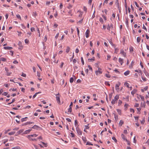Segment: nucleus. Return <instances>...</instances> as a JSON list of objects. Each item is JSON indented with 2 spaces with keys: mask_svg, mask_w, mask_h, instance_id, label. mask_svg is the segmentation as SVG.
I'll list each match as a JSON object with an SVG mask.
<instances>
[{
  "mask_svg": "<svg viewBox=\"0 0 149 149\" xmlns=\"http://www.w3.org/2000/svg\"><path fill=\"white\" fill-rule=\"evenodd\" d=\"M143 29H144L146 31H147V29L146 27L144 26V24H143Z\"/></svg>",
  "mask_w": 149,
  "mask_h": 149,
  "instance_id": "nucleus-59",
  "label": "nucleus"
},
{
  "mask_svg": "<svg viewBox=\"0 0 149 149\" xmlns=\"http://www.w3.org/2000/svg\"><path fill=\"white\" fill-rule=\"evenodd\" d=\"M41 92H38V93H36L33 96V98H34L36 96V95H37L38 94V93H40Z\"/></svg>",
  "mask_w": 149,
  "mask_h": 149,
  "instance_id": "nucleus-25",
  "label": "nucleus"
},
{
  "mask_svg": "<svg viewBox=\"0 0 149 149\" xmlns=\"http://www.w3.org/2000/svg\"><path fill=\"white\" fill-rule=\"evenodd\" d=\"M124 99H126L127 100V102H128L129 101V96H127L125 98H123Z\"/></svg>",
  "mask_w": 149,
  "mask_h": 149,
  "instance_id": "nucleus-49",
  "label": "nucleus"
},
{
  "mask_svg": "<svg viewBox=\"0 0 149 149\" xmlns=\"http://www.w3.org/2000/svg\"><path fill=\"white\" fill-rule=\"evenodd\" d=\"M124 60L123 59H122L120 58L119 59V61L121 65H122V64L123 63Z\"/></svg>",
  "mask_w": 149,
  "mask_h": 149,
  "instance_id": "nucleus-11",
  "label": "nucleus"
},
{
  "mask_svg": "<svg viewBox=\"0 0 149 149\" xmlns=\"http://www.w3.org/2000/svg\"><path fill=\"white\" fill-rule=\"evenodd\" d=\"M31 128L36 130H37L38 128H41L40 127L36 125H34Z\"/></svg>",
  "mask_w": 149,
  "mask_h": 149,
  "instance_id": "nucleus-3",
  "label": "nucleus"
},
{
  "mask_svg": "<svg viewBox=\"0 0 149 149\" xmlns=\"http://www.w3.org/2000/svg\"><path fill=\"white\" fill-rule=\"evenodd\" d=\"M113 114L114 115V118H115V120H116V121L118 119V116L117 115H116V114H115L114 113H113Z\"/></svg>",
  "mask_w": 149,
  "mask_h": 149,
  "instance_id": "nucleus-16",
  "label": "nucleus"
},
{
  "mask_svg": "<svg viewBox=\"0 0 149 149\" xmlns=\"http://www.w3.org/2000/svg\"><path fill=\"white\" fill-rule=\"evenodd\" d=\"M16 16L20 20L21 19V17L19 15V14L17 15H16Z\"/></svg>",
  "mask_w": 149,
  "mask_h": 149,
  "instance_id": "nucleus-36",
  "label": "nucleus"
},
{
  "mask_svg": "<svg viewBox=\"0 0 149 149\" xmlns=\"http://www.w3.org/2000/svg\"><path fill=\"white\" fill-rule=\"evenodd\" d=\"M0 61H6V58H1Z\"/></svg>",
  "mask_w": 149,
  "mask_h": 149,
  "instance_id": "nucleus-30",
  "label": "nucleus"
},
{
  "mask_svg": "<svg viewBox=\"0 0 149 149\" xmlns=\"http://www.w3.org/2000/svg\"><path fill=\"white\" fill-rule=\"evenodd\" d=\"M83 19H81L77 23H80V24H81L82 22H83Z\"/></svg>",
  "mask_w": 149,
  "mask_h": 149,
  "instance_id": "nucleus-51",
  "label": "nucleus"
},
{
  "mask_svg": "<svg viewBox=\"0 0 149 149\" xmlns=\"http://www.w3.org/2000/svg\"><path fill=\"white\" fill-rule=\"evenodd\" d=\"M95 74L96 75H98L99 74H101L102 73V72L100 70L96 71L95 72Z\"/></svg>",
  "mask_w": 149,
  "mask_h": 149,
  "instance_id": "nucleus-12",
  "label": "nucleus"
},
{
  "mask_svg": "<svg viewBox=\"0 0 149 149\" xmlns=\"http://www.w3.org/2000/svg\"><path fill=\"white\" fill-rule=\"evenodd\" d=\"M22 76L24 77H26V74H24V73L22 72V74L21 75Z\"/></svg>",
  "mask_w": 149,
  "mask_h": 149,
  "instance_id": "nucleus-56",
  "label": "nucleus"
},
{
  "mask_svg": "<svg viewBox=\"0 0 149 149\" xmlns=\"http://www.w3.org/2000/svg\"><path fill=\"white\" fill-rule=\"evenodd\" d=\"M31 130V129H29L28 130H26L25 132H24V134H28L29 133V132Z\"/></svg>",
  "mask_w": 149,
  "mask_h": 149,
  "instance_id": "nucleus-17",
  "label": "nucleus"
},
{
  "mask_svg": "<svg viewBox=\"0 0 149 149\" xmlns=\"http://www.w3.org/2000/svg\"><path fill=\"white\" fill-rule=\"evenodd\" d=\"M129 106V105L128 104H125L124 105V107H125V110H126L127 108Z\"/></svg>",
  "mask_w": 149,
  "mask_h": 149,
  "instance_id": "nucleus-29",
  "label": "nucleus"
},
{
  "mask_svg": "<svg viewBox=\"0 0 149 149\" xmlns=\"http://www.w3.org/2000/svg\"><path fill=\"white\" fill-rule=\"evenodd\" d=\"M70 49V47L68 46L67 47V49H66L65 52L67 53H68Z\"/></svg>",
  "mask_w": 149,
  "mask_h": 149,
  "instance_id": "nucleus-19",
  "label": "nucleus"
},
{
  "mask_svg": "<svg viewBox=\"0 0 149 149\" xmlns=\"http://www.w3.org/2000/svg\"><path fill=\"white\" fill-rule=\"evenodd\" d=\"M109 42L112 46H115V45H114L113 43L112 40V39L110 40L109 41Z\"/></svg>",
  "mask_w": 149,
  "mask_h": 149,
  "instance_id": "nucleus-20",
  "label": "nucleus"
},
{
  "mask_svg": "<svg viewBox=\"0 0 149 149\" xmlns=\"http://www.w3.org/2000/svg\"><path fill=\"white\" fill-rule=\"evenodd\" d=\"M122 103V101L121 100H119L118 102V105H121Z\"/></svg>",
  "mask_w": 149,
  "mask_h": 149,
  "instance_id": "nucleus-45",
  "label": "nucleus"
},
{
  "mask_svg": "<svg viewBox=\"0 0 149 149\" xmlns=\"http://www.w3.org/2000/svg\"><path fill=\"white\" fill-rule=\"evenodd\" d=\"M123 121L122 120H120L119 123V125L120 126H122L123 124Z\"/></svg>",
  "mask_w": 149,
  "mask_h": 149,
  "instance_id": "nucleus-21",
  "label": "nucleus"
},
{
  "mask_svg": "<svg viewBox=\"0 0 149 149\" xmlns=\"http://www.w3.org/2000/svg\"><path fill=\"white\" fill-rule=\"evenodd\" d=\"M141 106L142 107H145V106H146V103L145 102H144L143 104H142V103H141Z\"/></svg>",
  "mask_w": 149,
  "mask_h": 149,
  "instance_id": "nucleus-53",
  "label": "nucleus"
},
{
  "mask_svg": "<svg viewBox=\"0 0 149 149\" xmlns=\"http://www.w3.org/2000/svg\"><path fill=\"white\" fill-rule=\"evenodd\" d=\"M130 73V71L129 70H127L124 73V74L125 76H127Z\"/></svg>",
  "mask_w": 149,
  "mask_h": 149,
  "instance_id": "nucleus-15",
  "label": "nucleus"
},
{
  "mask_svg": "<svg viewBox=\"0 0 149 149\" xmlns=\"http://www.w3.org/2000/svg\"><path fill=\"white\" fill-rule=\"evenodd\" d=\"M50 2L49 1H48L46 2V4L47 5H49L50 4Z\"/></svg>",
  "mask_w": 149,
  "mask_h": 149,
  "instance_id": "nucleus-60",
  "label": "nucleus"
},
{
  "mask_svg": "<svg viewBox=\"0 0 149 149\" xmlns=\"http://www.w3.org/2000/svg\"><path fill=\"white\" fill-rule=\"evenodd\" d=\"M81 60L82 64L83 65H84V61L83 57H81Z\"/></svg>",
  "mask_w": 149,
  "mask_h": 149,
  "instance_id": "nucleus-37",
  "label": "nucleus"
},
{
  "mask_svg": "<svg viewBox=\"0 0 149 149\" xmlns=\"http://www.w3.org/2000/svg\"><path fill=\"white\" fill-rule=\"evenodd\" d=\"M110 25H109V24H108L107 26V29L110 31Z\"/></svg>",
  "mask_w": 149,
  "mask_h": 149,
  "instance_id": "nucleus-54",
  "label": "nucleus"
},
{
  "mask_svg": "<svg viewBox=\"0 0 149 149\" xmlns=\"http://www.w3.org/2000/svg\"><path fill=\"white\" fill-rule=\"evenodd\" d=\"M89 30L88 29H87L85 33V34L86 35V38H88L89 37Z\"/></svg>",
  "mask_w": 149,
  "mask_h": 149,
  "instance_id": "nucleus-4",
  "label": "nucleus"
},
{
  "mask_svg": "<svg viewBox=\"0 0 149 149\" xmlns=\"http://www.w3.org/2000/svg\"><path fill=\"white\" fill-rule=\"evenodd\" d=\"M99 21L102 23H103L104 22L103 19L101 17L100 18Z\"/></svg>",
  "mask_w": 149,
  "mask_h": 149,
  "instance_id": "nucleus-38",
  "label": "nucleus"
},
{
  "mask_svg": "<svg viewBox=\"0 0 149 149\" xmlns=\"http://www.w3.org/2000/svg\"><path fill=\"white\" fill-rule=\"evenodd\" d=\"M82 140L84 141L85 143L86 141V139L85 137L83 136L82 138Z\"/></svg>",
  "mask_w": 149,
  "mask_h": 149,
  "instance_id": "nucleus-28",
  "label": "nucleus"
},
{
  "mask_svg": "<svg viewBox=\"0 0 149 149\" xmlns=\"http://www.w3.org/2000/svg\"><path fill=\"white\" fill-rule=\"evenodd\" d=\"M115 101H116V100H114V99H112L111 102V103L112 104H115Z\"/></svg>",
  "mask_w": 149,
  "mask_h": 149,
  "instance_id": "nucleus-44",
  "label": "nucleus"
},
{
  "mask_svg": "<svg viewBox=\"0 0 149 149\" xmlns=\"http://www.w3.org/2000/svg\"><path fill=\"white\" fill-rule=\"evenodd\" d=\"M88 68H89V70H91V71H92V68L90 65H88Z\"/></svg>",
  "mask_w": 149,
  "mask_h": 149,
  "instance_id": "nucleus-55",
  "label": "nucleus"
},
{
  "mask_svg": "<svg viewBox=\"0 0 149 149\" xmlns=\"http://www.w3.org/2000/svg\"><path fill=\"white\" fill-rule=\"evenodd\" d=\"M145 122V119H143V120L141 121V123L142 124H143Z\"/></svg>",
  "mask_w": 149,
  "mask_h": 149,
  "instance_id": "nucleus-62",
  "label": "nucleus"
},
{
  "mask_svg": "<svg viewBox=\"0 0 149 149\" xmlns=\"http://www.w3.org/2000/svg\"><path fill=\"white\" fill-rule=\"evenodd\" d=\"M77 31L78 35V36H79V38H80L79 36V29H78V27H77Z\"/></svg>",
  "mask_w": 149,
  "mask_h": 149,
  "instance_id": "nucleus-34",
  "label": "nucleus"
},
{
  "mask_svg": "<svg viewBox=\"0 0 149 149\" xmlns=\"http://www.w3.org/2000/svg\"><path fill=\"white\" fill-rule=\"evenodd\" d=\"M72 108L70 107L68 109V112L71 113L72 112Z\"/></svg>",
  "mask_w": 149,
  "mask_h": 149,
  "instance_id": "nucleus-40",
  "label": "nucleus"
},
{
  "mask_svg": "<svg viewBox=\"0 0 149 149\" xmlns=\"http://www.w3.org/2000/svg\"><path fill=\"white\" fill-rule=\"evenodd\" d=\"M89 125V124L88 123V125H85V129H88L89 128V127H88V125Z\"/></svg>",
  "mask_w": 149,
  "mask_h": 149,
  "instance_id": "nucleus-42",
  "label": "nucleus"
},
{
  "mask_svg": "<svg viewBox=\"0 0 149 149\" xmlns=\"http://www.w3.org/2000/svg\"><path fill=\"white\" fill-rule=\"evenodd\" d=\"M124 85L126 86L127 88H129V84L127 82H125V83Z\"/></svg>",
  "mask_w": 149,
  "mask_h": 149,
  "instance_id": "nucleus-27",
  "label": "nucleus"
},
{
  "mask_svg": "<svg viewBox=\"0 0 149 149\" xmlns=\"http://www.w3.org/2000/svg\"><path fill=\"white\" fill-rule=\"evenodd\" d=\"M141 40V38L139 37H138L137 38V42L139 43Z\"/></svg>",
  "mask_w": 149,
  "mask_h": 149,
  "instance_id": "nucleus-31",
  "label": "nucleus"
},
{
  "mask_svg": "<svg viewBox=\"0 0 149 149\" xmlns=\"http://www.w3.org/2000/svg\"><path fill=\"white\" fill-rule=\"evenodd\" d=\"M139 96L140 97V98H141V99L142 100V101H144V97L143 96L141 95H139Z\"/></svg>",
  "mask_w": 149,
  "mask_h": 149,
  "instance_id": "nucleus-47",
  "label": "nucleus"
},
{
  "mask_svg": "<svg viewBox=\"0 0 149 149\" xmlns=\"http://www.w3.org/2000/svg\"><path fill=\"white\" fill-rule=\"evenodd\" d=\"M56 100L57 101V102L59 104L61 103V101L60 100V98L59 96H56Z\"/></svg>",
  "mask_w": 149,
  "mask_h": 149,
  "instance_id": "nucleus-10",
  "label": "nucleus"
},
{
  "mask_svg": "<svg viewBox=\"0 0 149 149\" xmlns=\"http://www.w3.org/2000/svg\"><path fill=\"white\" fill-rule=\"evenodd\" d=\"M15 99H12V101H11V102H10V103H9L8 104V105H9V104H11V103H13V102H15Z\"/></svg>",
  "mask_w": 149,
  "mask_h": 149,
  "instance_id": "nucleus-46",
  "label": "nucleus"
},
{
  "mask_svg": "<svg viewBox=\"0 0 149 149\" xmlns=\"http://www.w3.org/2000/svg\"><path fill=\"white\" fill-rule=\"evenodd\" d=\"M119 98V96L118 95H116L114 97V100L116 101H117L118 99Z\"/></svg>",
  "mask_w": 149,
  "mask_h": 149,
  "instance_id": "nucleus-18",
  "label": "nucleus"
},
{
  "mask_svg": "<svg viewBox=\"0 0 149 149\" xmlns=\"http://www.w3.org/2000/svg\"><path fill=\"white\" fill-rule=\"evenodd\" d=\"M142 80L144 81H146V79L145 77H142Z\"/></svg>",
  "mask_w": 149,
  "mask_h": 149,
  "instance_id": "nucleus-57",
  "label": "nucleus"
},
{
  "mask_svg": "<svg viewBox=\"0 0 149 149\" xmlns=\"http://www.w3.org/2000/svg\"><path fill=\"white\" fill-rule=\"evenodd\" d=\"M38 135H36V134H33L31 135H29L27 136V138H28L29 139H30V137H36Z\"/></svg>",
  "mask_w": 149,
  "mask_h": 149,
  "instance_id": "nucleus-5",
  "label": "nucleus"
},
{
  "mask_svg": "<svg viewBox=\"0 0 149 149\" xmlns=\"http://www.w3.org/2000/svg\"><path fill=\"white\" fill-rule=\"evenodd\" d=\"M23 130H20L18 132H17V133L18 134H20L22 133L23 132Z\"/></svg>",
  "mask_w": 149,
  "mask_h": 149,
  "instance_id": "nucleus-26",
  "label": "nucleus"
},
{
  "mask_svg": "<svg viewBox=\"0 0 149 149\" xmlns=\"http://www.w3.org/2000/svg\"><path fill=\"white\" fill-rule=\"evenodd\" d=\"M134 3H135V4L136 5V6L137 7H138V8H139V5L135 1L134 2Z\"/></svg>",
  "mask_w": 149,
  "mask_h": 149,
  "instance_id": "nucleus-64",
  "label": "nucleus"
},
{
  "mask_svg": "<svg viewBox=\"0 0 149 149\" xmlns=\"http://www.w3.org/2000/svg\"><path fill=\"white\" fill-rule=\"evenodd\" d=\"M15 132H12L9 133L8 134L10 135H11L14 134H15Z\"/></svg>",
  "mask_w": 149,
  "mask_h": 149,
  "instance_id": "nucleus-33",
  "label": "nucleus"
},
{
  "mask_svg": "<svg viewBox=\"0 0 149 149\" xmlns=\"http://www.w3.org/2000/svg\"><path fill=\"white\" fill-rule=\"evenodd\" d=\"M130 111L131 112H133V113H134V109L132 108H130Z\"/></svg>",
  "mask_w": 149,
  "mask_h": 149,
  "instance_id": "nucleus-58",
  "label": "nucleus"
},
{
  "mask_svg": "<svg viewBox=\"0 0 149 149\" xmlns=\"http://www.w3.org/2000/svg\"><path fill=\"white\" fill-rule=\"evenodd\" d=\"M2 95H4V96H6L8 94V93L6 92H5L3 93H2Z\"/></svg>",
  "mask_w": 149,
  "mask_h": 149,
  "instance_id": "nucleus-61",
  "label": "nucleus"
},
{
  "mask_svg": "<svg viewBox=\"0 0 149 149\" xmlns=\"http://www.w3.org/2000/svg\"><path fill=\"white\" fill-rule=\"evenodd\" d=\"M74 81L73 78L72 77H71L70 78V82L71 83H72Z\"/></svg>",
  "mask_w": 149,
  "mask_h": 149,
  "instance_id": "nucleus-32",
  "label": "nucleus"
},
{
  "mask_svg": "<svg viewBox=\"0 0 149 149\" xmlns=\"http://www.w3.org/2000/svg\"><path fill=\"white\" fill-rule=\"evenodd\" d=\"M120 53L121 54H122V55H123L124 57H126V55H127L126 54V53L124 52V51L123 49H121L120 50Z\"/></svg>",
  "mask_w": 149,
  "mask_h": 149,
  "instance_id": "nucleus-2",
  "label": "nucleus"
},
{
  "mask_svg": "<svg viewBox=\"0 0 149 149\" xmlns=\"http://www.w3.org/2000/svg\"><path fill=\"white\" fill-rule=\"evenodd\" d=\"M139 104L138 103H136L134 105V107H139Z\"/></svg>",
  "mask_w": 149,
  "mask_h": 149,
  "instance_id": "nucleus-63",
  "label": "nucleus"
},
{
  "mask_svg": "<svg viewBox=\"0 0 149 149\" xmlns=\"http://www.w3.org/2000/svg\"><path fill=\"white\" fill-rule=\"evenodd\" d=\"M137 92V90L136 89H134L131 92V94L134 96V94Z\"/></svg>",
  "mask_w": 149,
  "mask_h": 149,
  "instance_id": "nucleus-8",
  "label": "nucleus"
},
{
  "mask_svg": "<svg viewBox=\"0 0 149 149\" xmlns=\"http://www.w3.org/2000/svg\"><path fill=\"white\" fill-rule=\"evenodd\" d=\"M112 138L113 140H114L116 143L117 142V140L115 137H113Z\"/></svg>",
  "mask_w": 149,
  "mask_h": 149,
  "instance_id": "nucleus-43",
  "label": "nucleus"
},
{
  "mask_svg": "<svg viewBox=\"0 0 149 149\" xmlns=\"http://www.w3.org/2000/svg\"><path fill=\"white\" fill-rule=\"evenodd\" d=\"M95 58L93 57L92 58H88V60L89 62H93L95 60Z\"/></svg>",
  "mask_w": 149,
  "mask_h": 149,
  "instance_id": "nucleus-13",
  "label": "nucleus"
},
{
  "mask_svg": "<svg viewBox=\"0 0 149 149\" xmlns=\"http://www.w3.org/2000/svg\"><path fill=\"white\" fill-rule=\"evenodd\" d=\"M117 111L119 114L121 115V111L119 109H117Z\"/></svg>",
  "mask_w": 149,
  "mask_h": 149,
  "instance_id": "nucleus-24",
  "label": "nucleus"
},
{
  "mask_svg": "<svg viewBox=\"0 0 149 149\" xmlns=\"http://www.w3.org/2000/svg\"><path fill=\"white\" fill-rule=\"evenodd\" d=\"M105 76L107 78H110L111 77L110 75L108 74H106Z\"/></svg>",
  "mask_w": 149,
  "mask_h": 149,
  "instance_id": "nucleus-50",
  "label": "nucleus"
},
{
  "mask_svg": "<svg viewBox=\"0 0 149 149\" xmlns=\"http://www.w3.org/2000/svg\"><path fill=\"white\" fill-rule=\"evenodd\" d=\"M3 48L4 49L6 50H11L13 49V48L12 47L9 46L5 47Z\"/></svg>",
  "mask_w": 149,
  "mask_h": 149,
  "instance_id": "nucleus-6",
  "label": "nucleus"
},
{
  "mask_svg": "<svg viewBox=\"0 0 149 149\" xmlns=\"http://www.w3.org/2000/svg\"><path fill=\"white\" fill-rule=\"evenodd\" d=\"M121 137L124 140H126V141H127V140L125 138V136L123 134H122L121 135Z\"/></svg>",
  "mask_w": 149,
  "mask_h": 149,
  "instance_id": "nucleus-9",
  "label": "nucleus"
},
{
  "mask_svg": "<svg viewBox=\"0 0 149 149\" xmlns=\"http://www.w3.org/2000/svg\"><path fill=\"white\" fill-rule=\"evenodd\" d=\"M78 126L76 127V130L79 135H81L82 134V132L80 130L79 128V125H77Z\"/></svg>",
  "mask_w": 149,
  "mask_h": 149,
  "instance_id": "nucleus-1",
  "label": "nucleus"
},
{
  "mask_svg": "<svg viewBox=\"0 0 149 149\" xmlns=\"http://www.w3.org/2000/svg\"><path fill=\"white\" fill-rule=\"evenodd\" d=\"M130 52H133L134 51L133 48L132 47H130Z\"/></svg>",
  "mask_w": 149,
  "mask_h": 149,
  "instance_id": "nucleus-39",
  "label": "nucleus"
},
{
  "mask_svg": "<svg viewBox=\"0 0 149 149\" xmlns=\"http://www.w3.org/2000/svg\"><path fill=\"white\" fill-rule=\"evenodd\" d=\"M74 125H75V126H76V127L77 126H78L77 125H78L77 124V120H75Z\"/></svg>",
  "mask_w": 149,
  "mask_h": 149,
  "instance_id": "nucleus-41",
  "label": "nucleus"
},
{
  "mask_svg": "<svg viewBox=\"0 0 149 149\" xmlns=\"http://www.w3.org/2000/svg\"><path fill=\"white\" fill-rule=\"evenodd\" d=\"M136 109L138 111L137 113H139V114H140V111L141 110V108H137Z\"/></svg>",
  "mask_w": 149,
  "mask_h": 149,
  "instance_id": "nucleus-23",
  "label": "nucleus"
},
{
  "mask_svg": "<svg viewBox=\"0 0 149 149\" xmlns=\"http://www.w3.org/2000/svg\"><path fill=\"white\" fill-rule=\"evenodd\" d=\"M134 63V61H132L131 62V65L129 66V67L131 68H132Z\"/></svg>",
  "mask_w": 149,
  "mask_h": 149,
  "instance_id": "nucleus-14",
  "label": "nucleus"
},
{
  "mask_svg": "<svg viewBox=\"0 0 149 149\" xmlns=\"http://www.w3.org/2000/svg\"><path fill=\"white\" fill-rule=\"evenodd\" d=\"M125 24L127 26H128V21L127 19H126Z\"/></svg>",
  "mask_w": 149,
  "mask_h": 149,
  "instance_id": "nucleus-52",
  "label": "nucleus"
},
{
  "mask_svg": "<svg viewBox=\"0 0 149 149\" xmlns=\"http://www.w3.org/2000/svg\"><path fill=\"white\" fill-rule=\"evenodd\" d=\"M18 45L20 48H19V49H22V43L20 41H19L18 42Z\"/></svg>",
  "mask_w": 149,
  "mask_h": 149,
  "instance_id": "nucleus-7",
  "label": "nucleus"
},
{
  "mask_svg": "<svg viewBox=\"0 0 149 149\" xmlns=\"http://www.w3.org/2000/svg\"><path fill=\"white\" fill-rule=\"evenodd\" d=\"M20 148L19 146H16L12 148V149H20Z\"/></svg>",
  "mask_w": 149,
  "mask_h": 149,
  "instance_id": "nucleus-35",
  "label": "nucleus"
},
{
  "mask_svg": "<svg viewBox=\"0 0 149 149\" xmlns=\"http://www.w3.org/2000/svg\"><path fill=\"white\" fill-rule=\"evenodd\" d=\"M86 145H92V146L93 145V144H92L91 143V142H90L89 141H88V142H87Z\"/></svg>",
  "mask_w": 149,
  "mask_h": 149,
  "instance_id": "nucleus-48",
  "label": "nucleus"
},
{
  "mask_svg": "<svg viewBox=\"0 0 149 149\" xmlns=\"http://www.w3.org/2000/svg\"><path fill=\"white\" fill-rule=\"evenodd\" d=\"M27 118H28L27 117H25L24 118H22L21 119V121L22 122H23L24 121H26V119Z\"/></svg>",
  "mask_w": 149,
  "mask_h": 149,
  "instance_id": "nucleus-22",
  "label": "nucleus"
}]
</instances>
